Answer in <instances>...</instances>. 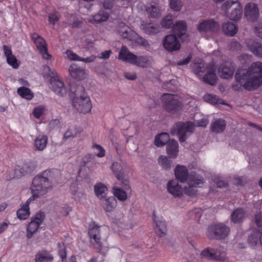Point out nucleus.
<instances>
[{
  "mask_svg": "<svg viewBox=\"0 0 262 262\" xmlns=\"http://www.w3.org/2000/svg\"><path fill=\"white\" fill-rule=\"evenodd\" d=\"M61 16L59 12L55 11L49 14V22L53 26L59 20Z\"/></svg>",
  "mask_w": 262,
  "mask_h": 262,
  "instance_id": "nucleus-54",
  "label": "nucleus"
},
{
  "mask_svg": "<svg viewBox=\"0 0 262 262\" xmlns=\"http://www.w3.org/2000/svg\"><path fill=\"white\" fill-rule=\"evenodd\" d=\"M164 48L169 52L179 50L181 48L179 39L173 34L166 36L163 41Z\"/></svg>",
  "mask_w": 262,
  "mask_h": 262,
  "instance_id": "nucleus-15",
  "label": "nucleus"
},
{
  "mask_svg": "<svg viewBox=\"0 0 262 262\" xmlns=\"http://www.w3.org/2000/svg\"><path fill=\"white\" fill-rule=\"evenodd\" d=\"M213 181L219 188H225L228 186V183L224 181L221 177L215 178Z\"/></svg>",
  "mask_w": 262,
  "mask_h": 262,
  "instance_id": "nucleus-56",
  "label": "nucleus"
},
{
  "mask_svg": "<svg viewBox=\"0 0 262 262\" xmlns=\"http://www.w3.org/2000/svg\"><path fill=\"white\" fill-rule=\"evenodd\" d=\"M236 82L243 83L244 88L252 91L262 85V62H253L247 70H238L235 75Z\"/></svg>",
  "mask_w": 262,
  "mask_h": 262,
  "instance_id": "nucleus-2",
  "label": "nucleus"
},
{
  "mask_svg": "<svg viewBox=\"0 0 262 262\" xmlns=\"http://www.w3.org/2000/svg\"><path fill=\"white\" fill-rule=\"evenodd\" d=\"M4 54L6 57L12 55L11 48L10 46L4 45L3 46Z\"/></svg>",
  "mask_w": 262,
  "mask_h": 262,
  "instance_id": "nucleus-60",
  "label": "nucleus"
},
{
  "mask_svg": "<svg viewBox=\"0 0 262 262\" xmlns=\"http://www.w3.org/2000/svg\"><path fill=\"white\" fill-rule=\"evenodd\" d=\"M177 81L174 79L169 80L168 82H165L163 84V88L168 89L169 91H175L177 88L176 86Z\"/></svg>",
  "mask_w": 262,
  "mask_h": 262,
  "instance_id": "nucleus-53",
  "label": "nucleus"
},
{
  "mask_svg": "<svg viewBox=\"0 0 262 262\" xmlns=\"http://www.w3.org/2000/svg\"><path fill=\"white\" fill-rule=\"evenodd\" d=\"M223 32L227 35L233 36L237 32V26L233 23L227 22L223 25Z\"/></svg>",
  "mask_w": 262,
  "mask_h": 262,
  "instance_id": "nucleus-35",
  "label": "nucleus"
},
{
  "mask_svg": "<svg viewBox=\"0 0 262 262\" xmlns=\"http://www.w3.org/2000/svg\"><path fill=\"white\" fill-rule=\"evenodd\" d=\"M111 169L116 178L121 182L124 188L126 190H129L130 189L129 181L127 179H124L122 166L118 162H114L111 166Z\"/></svg>",
  "mask_w": 262,
  "mask_h": 262,
  "instance_id": "nucleus-14",
  "label": "nucleus"
},
{
  "mask_svg": "<svg viewBox=\"0 0 262 262\" xmlns=\"http://www.w3.org/2000/svg\"><path fill=\"white\" fill-rule=\"evenodd\" d=\"M60 124V121L59 119H52L49 123V127L50 129H53L57 128Z\"/></svg>",
  "mask_w": 262,
  "mask_h": 262,
  "instance_id": "nucleus-61",
  "label": "nucleus"
},
{
  "mask_svg": "<svg viewBox=\"0 0 262 262\" xmlns=\"http://www.w3.org/2000/svg\"><path fill=\"white\" fill-rule=\"evenodd\" d=\"M154 229L157 236L162 237L166 234L167 225L164 220L160 219L156 216L155 211L153 212Z\"/></svg>",
  "mask_w": 262,
  "mask_h": 262,
  "instance_id": "nucleus-16",
  "label": "nucleus"
},
{
  "mask_svg": "<svg viewBox=\"0 0 262 262\" xmlns=\"http://www.w3.org/2000/svg\"><path fill=\"white\" fill-rule=\"evenodd\" d=\"M235 71L234 65L228 62L220 65L218 72L220 77L224 79H228L232 77Z\"/></svg>",
  "mask_w": 262,
  "mask_h": 262,
  "instance_id": "nucleus-18",
  "label": "nucleus"
},
{
  "mask_svg": "<svg viewBox=\"0 0 262 262\" xmlns=\"http://www.w3.org/2000/svg\"><path fill=\"white\" fill-rule=\"evenodd\" d=\"M92 148L97 150V152H95V156L99 158H103L105 155V150L101 145L94 143L92 145Z\"/></svg>",
  "mask_w": 262,
  "mask_h": 262,
  "instance_id": "nucleus-50",
  "label": "nucleus"
},
{
  "mask_svg": "<svg viewBox=\"0 0 262 262\" xmlns=\"http://www.w3.org/2000/svg\"><path fill=\"white\" fill-rule=\"evenodd\" d=\"M174 174L176 179L181 182H184L188 179V170L184 166L178 165L174 170Z\"/></svg>",
  "mask_w": 262,
  "mask_h": 262,
  "instance_id": "nucleus-28",
  "label": "nucleus"
},
{
  "mask_svg": "<svg viewBox=\"0 0 262 262\" xmlns=\"http://www.w3.org/2000/svg\"><path fill=\"white\" fill-rule=\"evenodd\" d=\"M108 18V15L107 14L105 13L103 11H100L99 13L95 14L93 16V21L98 23L106 21Z\"/></svg>",
  "mask_w": 262,
  "mask_h": 262,
  "instance_id": "nucleus-48",
  "label": "nucleus"
},
{
  "mask_svg": "<svg viewBox=\"0 0 262 262\" xmlns=\"http://www.w3.org/2000/svg\"><path fill=\"white\" fill-rule=\"evenodd\" d=\"M101 205L106 212L113 211L117 206V200L114 196L104 198L101 199Z\"/></svg>",
  "mask_w": 262,
  "mask_h": 262,
  "instance_id": "nucleus-25",
  "label": "nucleus"
},
{
  "mask_svg": "<svg viewBox=\"0 0 262 262\" xmlns=\"http://www.w3.org/2000/svg\"><path fill=\"white\" fill-rule=\"evenodd\" d=\"M202 257L208 260L216 261H225L226 259V253L220 248L207 247L200 254Z\"/></svg>",
  "mask_w": 262,
  "mask_h": 262,
  "instance_id": "nucleus-10",
  "label": "nucleus"
},
{
  "mask_svg": "<svg viewBox=\"0 0 262 262\" xmlns=\"http://www.w3.org/2000/svg\"><path fill=\"white\" fill-rule=\"evenodd\" d=\"M146 10L151 17H157L159 16L161 13L160 9L153 5H151L150 7L147 8Z\"/></svg>",
  "mask_w": 262,
  "mask_h": 262,
  "instance_id": "nucleus-45",
  "label": "nucleus"
},
{
  "mask_svg": "<svg viewBox=\"0 0 262 262\" xmlns=\"http://www.w3.org/2000/svg\"><path fill=\"white\" fill-rule=\"evenodd\" d=\"M101 226L94 221L90 223L88 227V236L90 243L93 248L97 250L98 253L103 254L104 252L101 241Z\"/></svg>",
  "mask_w": 262,
  "mask_h": 262,
  "instance_id": "nucleus-5",
  "label": "nucleus"
},
{
  "mask_svg": "<svg viewBox=\"0 0 262 262\" xmlns=\"http://www.w3.org/2000/svg\"><path fill=\"white\" fill-rule=\"evenodd\" d=\"M203 81L211 85H214L216 83L217 77L215 70L211 68L209 70L203 77Z\"/></svg>",
  "mask_w": 262,
  "mask_h": 262,
  "instance_id": "nucleus-33",
  "label": "nucleus"
},
{
  "mask_svg": "<svg viewBox=\"0 0 262 262\" xmlns=\"http://www.w3.org/2000/svg\"><path fill=\"white\" fill-rule=\"evenodd\" d=\"M119 59L138 67L147 68L151 66L152 62L150 58L146 56H137L130 52L127 48L123 46L118 55Z\"/></svg>",
  "mask_w": 262,
  "mask_h": 262,
  "instance_id": "nucleus-4",
  "label": "nucleus"
},
{
  "mask_svg": "<svg viewBox=\"0 0 262 262\" xmlns=\"http://www.w3.org/2000/svg\"><path fill=\"white\" fill-rule=\"evenodd\" d=\"M35 169V167L31 163H25L22 167L17 165L14 168V174L17 177H20L25 175L27 173L32 172Z\"/></svg>",
  "mask_w": 262,
  "mask_h": 262,
  "instance_id": "nucleus-29",
  "label": "nucleus"
},
{
  "mask_svg": "<svg viewBox=\"0 0 262 262\" xmlns=\"http://www.w3.org/2000/svg\"><path fill=\"white\" fill-rule=\"evenodd\" d=\"M107 191V187L101 183H97L94 186L95 194L100 199L105 197Z\"/></svg>",
  "mask_w": 262,
  "mask_h": 262,
  "instance_id": "nucleus-38",
  "label": "nucleus"
},
{
  "mask_svg": "<svg viewBox=\"0 0 262 262\" xmlns=\"http://www.w3.org/2000/svg\"><path fill=\"white\" fill-rule=\"evenodd\" d=\"M80 133V131L75 126H71L66 132L63 135L64 139H68L71 137H75L77 136Z\"/></svg>",
  "mask_w": 262,
  "mask_h": 262,
  "instance_id": "nucleus-42",
  "label": "nucleus"
},
{
  "mask_svg": "<svg viewBox=\"0 0 262 262\" xmlns=\"http://www.w3.org/2000/svg\"><path fill=\"white\" fill-rule=\"evenodd\" d=\"M204 183V179L203 177L195 173H191L188 177V185H192L195 187H200L201 185H203Z\"/></svg>",
  "mask_w": 262,
  "mask_h": 262,
  "instance_id": "nucleus-34",
  "label": "nucleus"
},
{
  "mask_svg": "<svg viewBox=\"0 0 262 262\" xmlns=\"http://www.w3.org/2000/svg\"><path fill=\"white\" fill-rule=\"evenodd\" d=\"M203 98L206 102L212 104L214 105L221 103L217 96L211 94H206L204 96Z\"/></svg>",
  "mask_w": 262,
  "mask_h": 262,
  "instance_id": "nucleus-44",
  "label": "nucleus"
},
{
  "mask_svg": "<svg viewBox=\"0 0 262 262\" xmlns=\"http://www.w3.org/2000/svg\"><path fill=\"white\" fill-rule=\"evenodd\" d=\"M178 143L175 140H171L167 143L166 150L170 158H175L178 154Z\"/></svg>",
  "mask_w": 262,
  "mask_h": 262,
  "instance_id": "nucleus-32",
  "label": "nucleus"
},
{
  "mask_svg": "<svg viewBox=\"0 0 262 262\" xmlns=\"http://www.w3.org/2000/svg\"><path fill=\"white\" fill-rule=\"evenodd\" d=\"M31 37L42 58L47 60L51 59V56L48 53L47 45L45 39L37 33L32 34Z\"/></svg>",
  "mask_w": 262,
  "mask_h": 262,
  "instance_id": "nucleus-13",
  "label": "nucleus"
},
{
  "mask_svg": "<svg viewBox=\"0 0 262 262\" xmlns=\"http://www.w3.org/2000/svg\"><path fill=\"white\" fill-rule=\"evenodd\" d=\"M17 93L19 96L22 98L25 99L27 100H32L34 95L33 92L28 88L26 86H21L17 89Z\"/></svg>",
  "mask_w": 262,
  "mask_h": 262,
  "instance_id": "nucleus-36",
  "label": "nucleus"
},
{
  "mask_svg": "<svg viewBox=\"0 0 262 262\" xmlns=\"http://www.w3.org/2000/svg\"><path fill=\"white\" fill-rule=\"evenodd\" d=\"M219 28V24L213 19L203 20L198 26V30L202 32H213Z\"/></svg>",
  "mask_w": 262,
  "mask_h": 262,
  "instance_id": "nucleus-17",
  "label": "nucleus"
},
{
  "mask_svg": "<svg viewBox=\"0 0 262 262\" xmlns=\"http://www.w3.org/2000/svg\"><path fill=\"white\" fill-rule=\"evenodd\" d=\"M48 68L49 69V75L50 77V82H51L52 80H56L59 79V75L55 70H52L49 67Z\"/></svg>",
  "mask_w": 262,
  "mask_h": 262,
  "instance_id": "nucleus-59",
  "label": "nucleus"
},
{
  "mask_svg": "<svg viewBox=\"0 0 262 262\" xmlns=\"http://www.w3.org/2000/svg\"><path fill=\"white\" fill-rule=\"evenodd\" d=\"M53 259L54 256L51 252L45 249L39 250L35 256V262H53Z\"/></svg>",
  "mask_w": 262,
  "mask_h": 262,
  "instance_id": "nucleus-23",
  "label": "nucleus"
},
{
  "mask_svg": "<svg viewBox=\"0 0 262 262\" xmlns=\"http://www.w3.org/2000/svg\"><path fill=\"white\" fill-rule=\"evenodd\" d=\"M208 121L207 119L203 118L200 120H198L196 122V125L201 127H206L208 124Z\"/></svg>",
  "mask_w": 262,
  "mask_h": 262,
  "instance_id": "nucleus-64",
  "label": "nucleus"
},
{
  "mask_svg": "<svg viewBox=\"0 0 262 262\" xmlns=\"http://www.w3.org/2000/svg\"><path fill=\"white\" fill-rule=\"evenodd\" d=\"M255 224L259 228L260 233V244L262 245V217L260 213L256 214L255 216Z\"/></svg>",
  "mask_w": 262,
  "mask_h": 262,
  "instance_id": "nucleus-52",
  "label": "nucleus"
},
{
  "mask_svg": "<svg viewBox=\"0 0 262 262\" xmlns=\"http://www.w3.org/2000/svg\"><path fill=\"white\" fill-rule=\"evenodd\" d=\"M194 71L195 73L199 76H201L205 72L204 68L198 65L194 68Z\"/></svg>",
  "mask_w": 262,
  "mask_h": 262,
  "instance_id": "nucleus-62",
  "label": "nucleus"
},
{
  "mask_svg": "<svg viewBox=\"0 0 262 262\" xmlns=\"http://www.w3.org/2000/svg\"><path fill=\"white\" fill-rule=\"evenodd\" d=\"M172 16L168 15L162 19L161 21V25L164 28L169 29L173 27Z\"/></svg>",
  "mask_w": 262,
  "mask_h": 262,
  "instance_id": "nucleus-47",
  "label": "nucleus"
},
{
  "mask_svg": "<svg viewBox=\"0 0 262 262\" xmlns=\"http://www.w3.org/2000/svg\"><path fill=\"white\" fill-rule=\"evenodd\" d=\"M169 5L171 9L176 11H179L181 9V5L178 2L177 0H169Z\"/></svg>",
  "mask_w": 262,
  "mask_h": 262,
  "instance_id": "nucleus-58",
  "label": "nucleus"
},
{
  "mask_svg": "<svg viewBox=\"0 0 262 262\" xmlns=\"http://www.w3.org/2000/svg\"><path fill=\"white\" fill-rule=\"evenodd\" d=\"M48 142V137L45 134L39 135L34 140V145L35 149L39 151L43 150Z\"/></svg>",
  "mask_w": 262,
  "mask_h": 262,
  "instance_id": "nucleus-26",
  "label": "nucleus"
},
{
  "mask_svg": "<svg viewBox=\"0 0 262 262\" xmlns=\"http://www.w3.org/2000/svg\"><path fill=\"white\" fill-rule=\"evenodd\" d=\"M162 100L165 109L170 113H176L182 109V102L178 100L176 95L164 94Z\"/></svg>",
  "mask_w": 262,
  "mask_h": 262,
  "instance_id": "nucleus-8",
  "label": "nucleus"
},
{
  "mask_svg": "<svg viewBox=\"0 0 262 262\" xmlns=\"http://www.w3.org/2000/svg\"><path fill=\"white\" fill-rule=\"evenodd\" d=\"M191 58H192V56L191 54H189L185 59L180 60L178 62V65L183 66V65L187 64V63H188L190 62Z\"/></svg>",
  "mask_w": 262,
  "mask_h": 262,
  "instance_id": "nucleus-63",
  "label": "nucleus"
},
{
  "mask_svg": "<svg viewBox=\"0 0 262 262\" xmlns=\"http://www.w3.org/2000/svg\"><path fill=\"white\" fill-rule=\"evenodd\" d=\"M70 91L74 94L73 105L75 108L80 113L86 114L90 112L92 105L84 87L79 85L77 86L76 90L73 91V88L70 86Z\"/></svg>",
  "mask_w": 262,
  "mask_h": 262,
  "instance_id": "nucleus-3",
  "label": "nucleus"
},
{
  "mask_svg": "<svg viewBox=\"0 0 262 262\" xmlns=\"http://www.w3.org/2000/svg\"><path fill=\"white\" fill-rule=\"evenodd\" d=\"M117 30L119 35L123 38H126L129 40L145 47L148 45L147 40L141 37L136 32L132 30L124 23L121 22L118 24Z\"/></svg>",
  "mask_w": 262,
  "mask_h": 262,
  "instance_id": "nucleus-6",
  "label": "nucleus"
},
{
  "mask_svg": "<svg viewBox=\"0 0 262 262\" xmlns=\"http://www.w3.org/2000/svg\"><path fill=\"white\" fill-rule=\"evenodd\" d=\"M6 60L7 63L13 69H17L20 63L14 55L7 57Z\"/></svg>",
  "mask_w": 262,
  "mask_h": 262,
  "instance_id": "nucleus-46",
  "label": "nucleus"
},
{
  "mask_svg": "<svg viewBox=\"0 0 262 262\" xmlns=\"http://www.w3.org/2000/svg\"><path fill=\"white\" fill-rule=\"evenodd\" d=\"M234 5H235V7L233 8V10L230 13L229 17L231 19L236 21L241 18L242 14V7L239 3L237 1H228L224 3L222 9L226 12Z\"/></svg>",
  "mask_w": 262,
  "mask_h": 262,
  "instance_id": "nucleus-12",
  "label": "nucleus"
},
{
  "mask_svg": "<svg viewBox=\"0 0 262 262\" xmlns=\"http://www.w3.org/2000/svg\"><path fill=\"white\" fill-rule=\"evenodd\" d=\"M260 235L256 233H252L250 234L248 239V243L250 247L252 248H255V247L258 244L259 242H260Z\"/></svg>",
  "mask_w": 262,
  "mask_h": 262,
  "instance_id": "nucleus-43",
  "label": "nucleus"
},
{
  "mask_svg": "<svg viewBox=\"0 0 262 262\" xmlns=\"http://www.w3.org/2000/svg\"><path fill=\"white\" fill-rule=\"evenodd\" d=\"M187 30L186 23L182 20H179L176 23L175 25L173 26L172 31L177 37H181L185 34Z\"/></svg>",
  "mask_w": 262,
  "mask_h": 262,
  "instance_id": "nucleus-30",
  "label": "nucleus"
},
{
  "mask_svg": "<svg viewBox=\"0 0 262 262\" xmlns=\"http://www.w3.org/2000/svg\"><path fill=\"white\" fill-rule=\"evenodd\" d=\"M45 217L44 212L39 211L31 219L27 227V236L31 238L33 234L37 231L39 226L42 224Z\"/></svg>",
  "mask_w": 262,
  "mask_h": 262,
  "instance_id": "nucleus-11",
  "label": "nucleus"
},
{
  "mask_svg": "<svg viewBox=\"0 0 262 262\" xmlns=\"http://www.w3.org/2000/svg\"><path fill=\"white\" fill-rule=\"evenodd\" d=\"M196 187L192 185H188V186H186L184 189V193L188 196H194L197 193Z\"/></svg>",
  "mask_w": 262,
  "mask_h": 262,
  "instance_id": "nucleus-55",
  "label": "nucleus"
},
{
  "mask_svg": "<svg viewBox=\"0 0 262 262\" xmlns=\"http://www.w3.org/2000/svg\"><path fill=\"white\" fill-rule=\"evenodd\" d=\"M194 127L192 122L188 121L183 122L179 121L176 123L170 130L172 135H177L180 142H183L187 139L193 130Z\"/></svg>",
  "mask_w": 262,
  "mask_h": 262,
  "instance_id": "nucleus-7",
  "label": "nucleus"
},
{
  "mask_svg": "<svg viewBox=\"0 0 262 262\" xmlns=\"http://www.w3.org/2000/svg\"><path fill=\"white\" fill-rule=\"evenodd\" d=\"M121 185L123 189L114 186L113 188V194L119 201H124L127 199V192L131 191V188L129 190H126L121 183Z\"/></svg>",
  "mask_w": 262,
  "mask_h": 262,
  "instance_id": "nucleus-31",
  "label": "nucleus"
},
{
  "mask_svg": "<svg viewBox=\"0 0 262 262\" xmlns=\"http://www.w3.org/2000/svg\"><path fill=\"white\" fill-rule=\"evenodd\" d=\"M67 55L71 60L80 61L81 58L73 51L71 50H68L66 52Z\"/></svg>",
  "mask_w": 262,
  "mask_h": 262,
  "instance_id": "nucleus-57",
  "label": "nucleus"
},
{
  "mask_svg": "<svg viewBox=\"0 0 262 262\" xmlns=\"http://www.w3.org/2000/svg\"><path fill=\"white\" fill-rule=\"evenodd\" d=\"M46 109L44 105H39L35 107L32 113L33 116L36 119L40 118L45 113Z\"/></svg>",
  "mask_w": 262,
  "mask_h": 262,
  "instance_id": "nucleus-51",
  "label": "nucleus"
},
{
  "mask_svg": "<svg viewBox=\"0 0 262 262\" xmlns=\"http://www.w3.org/2000/svg\"><path fill=\"white\" fill-rule=\"evenodd\" d=\"M69 72L71 76L76 80H81L86 77L85 69L76 63H72L70 65Z\"/></svg>",
  "mask_w": 262,
  "mask_h": 262,
  "instance_id": "nucleus-19",
  "label": "nucleus"
},
{
  "mask_svg": "<svg viewBox=\"0 0 262 262\" xmlns=\"http://www.w3.org/2000/svg\"><path fill=\"white\" fill-rule=\"evenodd\" d=\"M226 127V123L223 119H217L213 121L210 125V130L212 133L218 134L223 132Z\"/></svg>",
  "mask_w": 262,
  "mask_h": 262,
  "instance_id": "nucleus-27",
  "label": "nucleus"
},
{
  "mask_svg": "<svg viewBox=\"0 0 262 262\" xmlns=\"http://www.w3.org/2000/svg\"><path fill=\"white\" fill-rule=\"evenodd\" d=\"M53 91L60 96H63L68 93L64 83L59 79L52 80L50 82Z\"/></svg>",
  "mask_w": 262,
  "mask_h": 262,
  "instance_id": "nucleus-24",
  "label": "nucleus"
},
{
  "mask_svg": "<svg viewBox=\"0 0 262 262\" xmlns=\"http://www.w3.org/2000/svg\"><path fill=\"white\" fill-rule=\"evenodd\" d=\"M229 232V228L220 223L209 226L207 234L209 238L219 240L226 238Z\"/></svg>",
  "mask_w": 262,
  "mask_h": 262,
  "instance_id": "nucleus-9",
  "label": "nucleus"
},
{
  "mask_svg": "<svg viewBox=\"0 0 262 262\" xmlns=\"http://www.w3.org/2000/svg\"><path fill=\"white\" fill-rule=\"evenodd\" d=\"M159 164L165 169H169L172 164V161L166 156L161 155L158 159Z\"/></svg>",
  "mask_w": 262,
  "mask_h": 262,
  "instance_id": "nucleus-40",
  "label": "nucleus"
},
{
  "mask_svg": "<svg viewBox=\"0 0 262 262\" xmlns=\"http://www.w3.org/2000/svg\"><path fill=\"white\" fill-rule=\"evenodd\" d=\"M249 50L256 56L262 57V44L257 42H254L249 46Z\"/></svg>",
  "mask_w": 262,
  "mask_h": 262,
  "instance_id": "nucleus-41",
  "label": "nucleus"
},
{
  "mask_svg": "<svg viewBox=\"0 0 262 262\" xmlns=\"http://www.w3.org/2000/svg\"><path fill=\"white\" fill-rule=\"evenodd\" d=\"M245 15L246 18L254 21L259 17V10L257 5L254 3H248L245 8Z\"/></svg>",
  "mask_w": 262,
  "mask_h": 262,
  "instance_id": "nucleus-20",
  "label": "nucleus"
},
{
  "mask_svg": "<svg viewBox=\"0 0 262 262\" xmlns=\"http://www.w3.org/2000/svg\"><path fill=\"white\" fill-rule=\"evenodd\" d=\"M245 211L243 208H237L231 214V220L233 222H241L244 219Z\"/></svg>",
  "mask_w": 262,
  "mask_h": 262,
  "instance_id": "nucleus-39",
  "label": "nucleus"
},
{
  "mask_svg": "<svg viewBox=\"0 0 262 262\" xmlns=\"http://www.w3.org/2000/svg\"><path fill=\"white\" fill-rule=\"evenodd\" d=\"M140 27L148 35H155L160 32V26L157 23L143 21Z\"/></svg>",
  "mask_w": 262,
  "mask_h": 262,
  "instance_id": "nucleus-21",
  "label": "nucleus"
},
{
  "mask_svg": "<svg viewBox=\"0 0 262 262\" xmlns=\"http://www.w3.org/2000/svg\"><path fill=\"white\" fill-rule=\"evenodd\" d=\"M59 250L58 252V254L60 256L62 262H67V248L64 246V244H62V246H61L60 244H58Z\"/></svg>",
  "mask_w": 262,
  "mask_h": 262,
  "instance_id": "nucleus-49",
  "label": "nucleus"
},
{
  "mask_svg": "<svg viewBox=\"0 0 262 262\" xmlns=\"http://www.w3.org/2000/svg\"><path fill=\"white\" fill-rule=\"evenodd\" d=\"M169 135L167 133H162L155 137V145L157 147H161L168 143L170 141Z\"/></svg>",
  "mask_w": 262,
  "mask_h": 262,
  "instance_id": "nucleus-37",
  "label": "nucleus"
},
{
  "mask_svg": "<svg viewBox=\"0 0 262 262\" xmlns=\"http://www.w3.org/2000/svg\"><path fill=\"white\" fill-rule=\"evenodd\" d=\"M167 189L175 198L181 196L183 193L182 187L175 180H171L168 182Z\"/></svg>",
  "mask_w": 262,
  "mask_h": 262,
  "instance_id": "nucleus-22",
  "label": "nucleus"
},
{
  "mask_svg": "<svg viewBox=\"0 0 262 262\" xmlns=\"http://www.w3.org/2000/svg\"><path fill=\"white\" fill-rule=\"evenodd\" d=\"M53 181V171L50 170H46L41 174L34 177L31 187L32 196L16 212L17 216L19 219L25 220L29 217L30 215V203L50 191L52 188V182Z\"/></svg>",
  "mask_w": 262,
  "mask_h": 262,
  "instance_id": "nucleus-1",
  "label": "nucleus"
}]
</instances>
